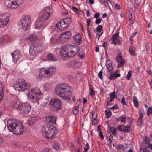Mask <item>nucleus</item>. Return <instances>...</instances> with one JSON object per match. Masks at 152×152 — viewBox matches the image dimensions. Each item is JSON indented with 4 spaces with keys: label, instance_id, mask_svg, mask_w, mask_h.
Here are the masks:
<instances>
[{
    "label": "nucleus",
    "instance_id": "1",
    "mask_svg": "<svg viewBox=\"0 0 152 152\" xmlns=\"http://www.w3.org/2000/svg\"><path fill=\"white\" fill-rule=\"evenodd\" d=\"M56 95L63 99L69 100L71 99L72 93L70 87L66 83L60 84L56 86L55 90Z\"/></svg>",
    "mask_w": 152,
    "mask_h": 152
},
{
    "label": "nucleus",
    "instance_id": "2",
    "mask_svg": "<svg viewBox=\"0 0 152 152\" xmlns=\"http://www.w3.org/2000/svg\"><path fill=\"white\" fill-rule=\"evenodd\" d=\"M57 132L56 128L51 124H47L44 126L42 129V135L47 139L54 138Z\"/></svg>",
    "mask_w": 152,
    "mask_h": 152
},
{
    "label": "nucleus",
    "instance_id": "3",
    "mask_svg": "<svg viewBox=\"0 0 152 152\" xmlns=\"http://www.w3.org/2000/svg\"><path fill=\"white\" fill-rule=\"evenodd\" d=\"M56 71V69L53 66L42 68L40 70L38 77L40 79L50 78L55 73Z\"/></svg>",
    "mask_w": 152,
    "mask_h": 152
},
{
    "label": "nucleus",
    "instance_id": "4",
    "mask_svg": "<svg viewBox=\"0 0 152 152\" xmlns=\"http://www.w3.org/2000/svg\"><path fill=\"white\" fill-rule=\"evenodd\" d=\"M42 96L40 90L38 88L32 89L28 95L31 102L34 103L38 102L42 98Z\"/></svg>",
    "mask_w": 152,
    "mask_h": 152
},
{
    "label": "nucleus",
    "instance_id": "5",
    "mask_svg": "<svg viewBox=\"0 0 152 152\" xmlns=\"http://www.w3.org/2000/svg\"><path fill=\"white\" fill-rule=\"evenodd\" d=\"M30 85L29 83H26L23 79L19 80V81L15 83L14 85L15 89L18 91H26L29 89Z\"/></svg>",
    "mask_w": 152,
    "mask_h": 152
},
{
    "label": "nucleus",
    "instance_id": "6",
    "mask_svg": "<svg viewBox=\"0 0 152 152\" xmlns=\"http://www.w3.org/2000/svg\"><path fill=\"white\" fill-rule=\"evenodd\" d=\"M50 8L49 7H46L41 12L39 15L38 20L41 22H44L48 20L51 14Z\"/></svg>",
    "mask_w": 152,
    "mask_h": 152
},
{
    "label": "nucleus",
    "instance_id": "7",
    "mask_svg": "<svg viewBox=\"0 0 152 152\" xmlns=\"http://www.w3.org/2000/svg\"><path fill=\"white\" fill-rule=\"evenodd\" d=\"M71 22V18L70 17L61 20L56 26L60 30H63L66 29L69 25Z\"/></svg>",
    "mask_w": 152,
    "mask_h": 152
},
{
    "label": "nucleus",
    "instance_id": "8",
    "mask_svg": "<svg viewBox=\"0 0 152 152\" xmlns=\"http://www.w3.org/2000/svg\"><path fill=\"white\" fill-rule=\"evenodd\" d=\"M43 46L39 43H35L30 46L29 53L32 55H35L36 53H39L43 50Z\"/></svg>",
    "mask_w": 152,
    "mask_h": 152
},
{
    "label": "nucleus",
    "instance_id": "9",
    "mask_svg": "<svg viewBox=\"0 0 152 152\" xmlns=\"http://www.w3.org/2000/svg\"><path fill=\"white\" fill-rule=\"evenodd\" d=\"M18 109L21 113L27 114L31 110V106L29 103H21L18 104Z\"/></svg>",
    "mask_w": 152,
    "mask_h": 152
},
{
    "label": "nucleus",
    "instance_id": "10",
    "mask_svg": "<svg viewBox=\"0 0 152 152\" xmlns=\"http://www.w3.org/2000/svg\"><path fill=\"white\" fill-rule=\"evenodd\" d=\"M31 18L30 16L26 15L21 20L20 26L24 31L28 29L31 21Z\"/></svg>",
    "mask_w": 152,
    "mask_h": 152
},
{
    "label": "nucleus",
    "instance_id": "11",
    "mask_svg": "<svg viewBox=\"0 0 152 152\" xmlns=\"http://www.w3.org/2000/svg\"><path fill=\"white\" fill-rule=\"evenodd\" d=\"M50 104L53 109L55 111H58L61 108V102L58 98H52L50 101Z\"/></svg>",
    "mask_w": 152,
    "mask_h": 152
},
{
    "label": "nucleus",
    "instance_id": "12",
    "mask_svg": "<svg viewBox=\"0 0 152 152\" xmlns=\"http://www.w3.org/2000/svg\"><path fill=\"white\" fill-rule=\"evenodd\" d=\"M19 124L15 119H9L7 121V125L9 131L11 132H13Z\"/></svg>",
    "mask_w": 152,
    "mask_h": 152
},
{
    "label": "nucleus",
    "instance_id": "13",
    "mask_svg": "<svg viewBox=\"0 0 152 152\" xmlns=\"http://www.w3.org/2000/svg\"><path fill=\"white\" fill-rule=\"evenodd\" d=\"M9 20V17L7 14L0 15V27L7 25Z\"/></svg>",
    "mask_w": 152,
    "mask_h": 152
},
{
    "label": "nucleus",
    "instance_id": "14",
    "mask_svg": "<svg viewBox=\"0 0 152 152\" xmlns=\"http://www.w3.org/2000/svg\"><path fill=\"white\" fill-rule=\"evenodd\" d=\"M60 54L62 56L64 57H71L68 45L64 46L61 49Z\"/></svg>",
    "mask_w": 152,
    "mask_h": 152
},
{
    "label": "nucleus",
    "instance_id": "15",
    "mask_svg": "<svg viewBox=\"0 0 152 152\" xmlns=\"http://www.w3.org/2000/svg\"><path fill=\"white\" fill-rule=\"evenodd\" d=\"M68 45V49L70 52L71 57L75 55L79 50V48L77 46Z\"/></svg>",
    "mask_w": 152,
    "mask_h": 152
},
{
    "label": "nucleus",
    "instance_id": "16",
    "mask_svg": "<svg viewBox=\"0 0 152 152\" xmlns=\"http://www.w3.org/2000/svg\"><path fill=\"white\" fill-rule=\"evenodd\" d=\"M11 54L12 57L13 62L14 63H16L21 56V54L20 51L19 50H17Z\"/></svg>",
    "mask_w": 152,
    "mask_h": 152
},
{
    "label": "nucleus",
    "instance_id": "17",
    "mask_svg": "<svg viewBox=\"0 0 152 152\" xmlns=\"http://www.w3.org/2000/svg\"><path fill=\"white\" fill-rule=\"evenodd\" d=\"M71 35V32L67 31L62 33L60 35V37L61 40L65 41L69 39Z\"/></svg>",
    "mask_w": 152,
    "mask_h": 152
},
{
    "label": "nucleus",
    "instance_id": "18",
    "mask_svg": "<svg viewBox=\"0 0 152 152\" xmlns=\"http://www.w3.org/2000/svg\"><path fill=\"white\" fill-rule=\"evenodd\" d=\"M23 126L20 124H19L16 128L14 134L17 135H20L23 132Z\"/></svg>",
    "mask_w": 152,
    "mask_h": 152
},
{
    "label": "nucleus",
    "instance_id": "19",
    "mask_svg": "<svg viewBox=\"0 0 152 152\" xmlns=\"http://www.w3.org/2000/svg\"><path fill=\"white\" fill-rule=\"evenodd\" d=\"M74 41L76 45H80L82 42L81 36V35L78 34H76L74 37Z\"/></svg>",
    "mask_w": 152,
    "mask_h": 152
},
{
    "label": "nucleus",
    "instance_id": "20",
    "mask_svg": "<svg viewBox=\"0 0 152 152\" xmlns=\"http://www.w3.org/2000/svg\"><path fill=\"white\" fill-rule=\"evenodd\" d=\"M56 118L55 116H47L46 117L45 121L47 123H56Z\"/></svg>",
    "mask_w": 152,
    "mask_h": 152
},
{
    "label": "nucleus",
    "instance_id": "21",
    "mask_svg": "<svg viewBox=\"0 0 152 152\" xmlns=\"http://www.w3.org/2000/svg\"><path fill=\"white\" fill-rule=\"evenodd\" d=\"M19 5L16 1H11L10 3L7 6L9 8L11 9H15L18 7Z\"/></svg>",
    "mask_w": 152,
    "mask_h": 152
},
{
    "label": "nucleus",
    "instance_id": "22",
    "mask_svg": "<svg viewBox=\"0 0 152 152\" xmlns=\"http://www.w3.org/2000/svg\"><path fill=\"white\" fill-rule=\"evenodd\" d=\"M4 86L3 84L0 82V101L1 100L4 96V92L3 90Z\"/></svg>",
    "mask_w": 152,
    "mask_h": 152
},
{
    "label": "nucleus",
    "instance_id": "23",
    "mask_svg": "<svg viewBox=\"0 0 152 152\" xmlns=\"http://www.w3.org/2000/svg\"><path fill=\"white\" fill-rule=\"evenodd\" d=\"M106 66L108 72H110V74L113 70V68L112 66V64L110 61H107L106 62Z\"/></svg>",
    "mask_w": 152,
    "mask_h": 152
},
{
    "label": "nucleus",
    "instance_id": "24",
    "mask_svg": "<svg viewBox=\"0 0 152 152\" xmlns=\"http://www.w3.org/2000/svg\"><path fill=\"white\" fill-rule=\"evenodd\" d=\"M92 121L93 125H95L97 122V114L94 112H92Z\"/></svg>",
    "mask_w": 152,
    "mask_h": 152
},
{
    "label": "nucleus",
    "instance_id": "25",
    "mask_svg": "<svg viewBox=\"0 0 152 152\" xmlns=\"http://www.w3.org/2000/svg\"><path fill=\"white\" fill-rule=\"evenodd\" d=\"M37 37L35 34H32V35L28 37L27 40L28 42H32L37 39Z\"/></svg>",
    "mask_w": 152,
    "mask_h": 152
},
{
    "label": "nucleus",
    "instance_id": "26",
    "mask_svg": "<svg viewBox=\"0 0 152 152\" xmlns=\"http://www.w3.org/2000/svg\"><path fill=\"white\" fill-rule=\"evenodd\" d=\"M47 57L48 59L50 61H56L57 58L53 54H49L47 55Z\"/></svg>",
    "mask_w": 152,
    "mask_h": 152
},
{
    "label": "nucleus",
    "instance_id": "27",
    "mask_svg": "<svg viewBox=\"0 0 152 152\" xmlns=\"http://www.w3.org/2000/svg\"><path fill=\"white\" fill-rule=\"evenodd\" d=\"M133 102L134 106L135 107H137L139 106V103L137 98L136 96H134L133 97Z\"/></svg>",
    "mask_w": 152,
    "mask_h": 152
},
{
    "label": "nucleus",
    "instance_id": "28",
    "mask_svg": "<svg viewBox=\"0 0 152 152\" xmlns=\"http://www.w3.org/2000/svg\"><path fill=\"white\" fill-rule=\"evenodd\" d=\"M105 115L108 118H110L112 115V112L110 110H105Z\"/></svg>",
    "mask_w": 152,
    "mask_h": 152
},
{
    "label": "nucleus",
    "instance_id": "29",
    "mask_svg": "<svg viewBox=\"0 0 152 152\" xmlns=\"http://www.w3.org/2000/svg\"><path fill=\"white\" fill-rule=\"evenodd\" d=\"M119 32L118 31L117 33L115 34L112 35V39L113 41H115V40L117 39L119 37Z\"/></svg>",
    "mask_w": 152,
    "mask_h": 152
},
{
    "label": "nucleus",
    "instance_id": "30",
    "mask_svg": "<svg viewBox=\"0 0 152 152\" xmlns=\"http://www.w3.org/2000/svg\"><path fill=\"white\" fill-rule=\"evenodd\" d=\"M143 124L142 118H139L137 122V125L138 126H141Z\"/></svg>",
    "mask_w": 152,
    "mask_h": 152
},
{
    "label": "nucleus",
    "instance_id": "31",
    "mask_svg": "<svg viewBox=\"0 0 152 152\" xmlns=\"http://www.w3.org/2000/svg\"><path fill=\"white\" fill-rule=\"evenodd\" d=\"M110 131L112 133V134L115 135V134L117 133L116 129L115 127H110Z\"/></svg>",
    "mask_w": 152,
    "mask_h": 152
},
{
    "label": "nucleus",
    "instance_id": "32",
    "mask_svg": "<svg viewBox=\"0 0 152 152\" xmlns=\"http://www.w3.org/2000/svg\"><path fill=\"white\" fill-rule=\"evenodd\" d=\"M124 128L125 129H123V130H122V132H124L127 133H129V132L130 128L129 125H127L126 126L124 127Z\"/></svg>",
    "mask_w": 152,
    "mask_h": 152
},
{
    "label": "nucleus",
    "instance_id": "33",
    "mask_svg": "<svg viewBox=\"0 0 152 152\" xmlns=\"http://www.w3.org/2000/svg\"><path fill=\"white\" fill-rule=\"evenodd\" d=\"M78 56L80 58L83 59L85 57V54L83 52L80 51L78 53Z\"/></svg>",
    "mask_w": 152,
    "mask_h": 152
},
{
    "label": "nucleus",
    "instance_id": "34",
    "mask_svg": "<svg viewBox=\"0 0 152 152\" xmlns=\"http://www.w3.org/2000/svg\"><path fill=\"white\" fill-rule=\"evenodd\" d=\"M18 105L16 102L13 101L12 102V106L14 108L18 109Z\"/></svg>",
    "mask_w": 152,
    "mask_h": 152
},
{
    "label": "nucleus",
    "instance_id": "35",
    "mask_svg": "<svg viewBox=\"0 0 152 152\" xmlns=\"http://www.w3.org/2000/svg\"><path fill=\"white\" fill-rule=\"evenodd\" d=\"M92 86V85H91L89 86V87L90 90V95L91 96H92L94 95L95 93V91L91 88Z\"/></svg>",
    "mask_w": 152,
    "mask_h": 152
},
{
    "label": "nucleus",
    "instance_id": "36",
    "mask_svg": "<svg viewBox=\"0 0 152 152\" xmlns=\"http://www.w3.org/2000/svg\"><path fill=\"white\" fill-rule=\"evenodd\" d=\"M53 147L56 150H58L60 148L59 144L57 143H54L53 145Z\"/></svg>",
    "mask_w": 152,
    "mask_h": 152
},
{
    "label": "nucleus",
    "instance_id": "37",
    "mask_svg": "<svg viewBox=\"0 0 152 152\" xmlns=\"http://www.w3.org/2000/svg\"><path fill=\"white\" fill-rule=\"evenodd\" d=\"M117 57H118L119 58L120 60H121L122 59V55L121 53H119L117 56ZM116 59L117 62H120V61L117 58H116Z\"/></svg>",
    "mask_w": 152,
    "mask_h": 152
},
{
    "label": "nucleus",
    "instance_id": "38",
    "mask_svg": "<svg viewBox=\"0 0 152 152\" xmlns=\"http://www.w3.org/2000/svg\"><path fill=\"white\" fill-rule=\"evenodd\" d=\"M151 114H152V107H149L148 109L147 114L148 116H149Z\"/></svg>",
    "mask_w": 152,
    "mask_h": 152
},
{
    "label": "nucleus",
    "instance_id": "39",
    "mask_svg": "<svg viewBox=\"0 0 152 152\" xmlns=\"http://www.w3.org/2000/svg\"><path fill=\"white\" fill-rule=\"evenodd\" d=\"M139 114L140 118H142L143 116L144 115V111L142 110H139Z\"/></svg>",
    "mask_w": 152,
    "mask_h": 152
},
{
    "label": "nucleus",
    "instance_id": "40",
    "mask_svg": "<svg viewBox=\"0 0 152 152\" xmlns=\"http://www.w3.org/2000/svg\"><path fill=\"white\" fill-rule=\"evenodd\" d=\"M143 148L140 149V152H150L149 151L146 150L147 147L146 146L144 147H143Z\"/></svg>",
    "mask_w": 152,
    "mask_h": 152
},
{
    "label": "nucleus",
    "instance_id": "41",
    "mask_svg": "<svg viewBox=\"0 0 152 152\" xmlns=\"http://www.w3.org/2000/svg\"><path fill=\"white\" fill-rule=\"evenodd\" d=\"M120 60H121V61L120 64H118L117 66V67L118 68L119 67H120V66H121V65H122V66H123V65L124 64L125 60L124 59L123 60L122 59Z\"/></svg>",
    "mask_w": 152,
    "mask_h": 152
},
{
    "label": "nucleus",
    "instance_id": "42",
    "mask_svg": "<svg viewBox=\"0 0 152 152\" xmlns=\"http://www.w3.org/2000/svg\"><path fill=\"white\" fill-rule=\"evenodd\" d=\"M116 92L115 91H114L113 93H110L109 94V95L110 96V97L112 98L113 97V99H114L116 97V96L115 95Z\"/></svg>",
    "mask_w": 152,
    "mask_h": 152
},
{
    "label": "nucleus",
    "instance_id": "43",
    "mask_svg": "<svg viewBox=\"0 0 152 152\" xmlns=\"http://www.w3.org/2000/svg\"><path fill=\"white\" fill-rule=\"evenodd\" d=\"M89 148V144L87 143L84 148V152H87V151Z\"/></svg>",
    "mask_w": 152,
    "mask_h": 152
},
{
    "label": "nucleus",
    "instance_id": "44",
    "mask_svg": "<svg viewBox=\"0 0 152 152\" xmlns=\"http://www.w3.org/2000/svg\"><path fill=\"white\" fill-rule=\"evenodd\" d=\"M102 27L101 25H99L96 28L97 31L98 32H101V31L102 29Z\"/></svg>",
    "mask_w": 152,
    "mask_h": 152
},
{
    "label": "nucleus",
    "instance_id": "45",
    "mask_svg": "<svg viewBox=\"0 0 152 152\" xmlns=\"http://www.w3.org/2000/svg\"><path fill=\"white\" fill-rule=\"evenodd\" d=\"M129 51L131 55H133L134 54V51L133 50L132 47H130L129 48Z\"/></svg>",
    "mask_w": 152,
    "mask_h": 152
},
{
    "label": "nucleus",
    "instance_id": "46",
    "mask_svg": "<svg viewBox=\"0 0 152 152\" xmlns=\"http://www.w3.org/2000/svg\"><path fill=\"white\" fill-rule=\"evenodd\" d=\"M131 76V71H129L128 72L127 75L126 79L128 80H129L130 79Z\"/></svg>",
    "mask_w": 152,
    "mask_h": 152
},
{
    "label": "nucleus",
    "instance_id": "47",
    "mask_svg": "<svg viewBox=\"0 0 152 152\" xmlns=\"http://www.w3.org/2000/svg\"><path fill=\"white\" fill-rule=\"evenodd\" d=\"M120 120L121 122H124L126 120V118L125 116H122L120 117Z\"/></svg>",
    "mask_w": 152,
    "mask_h": 152
},
{
    "label": "nucleus",
    "instance_id": "48",
    "mask_svg": "<svg viewBox=\"0 0 152 152\" xmlns=\"http://www.w3.org/2000/svg\"><path fill=\"white\" fill-rule=\"evenodd\" d=\"M124 126H121L119 125L118 126V130L120 131H122L124 129Z\"/></svg>",
    "mask_w": 152,
    "mask_h": 152
},
{
    "label": "nucleus",
    "instance_id": "49",
    "mask_svg": "<svg viewBox=\"0 0 152 152\" xmlns=\"http://www.w3.org/2000/svg\"><path fill=\"white\" fill-rule=\"evenodd\" d=\"M100 2L105 5V4H108L107 0H100Z\"/></svg>",
    "mask_w": 152,
    "mask_h": 152
},
{
    "label": "nucleus",
    "instance_id": "50",
    "mask_svg": "<svg viewBox=\"0 0 152 152\" xmlns=\"http://www.w3.org/2000/svg\"><path fill=\"white\" fill-rule=\"evenodd\" d=\"M98 76L101 79H102V71H100L99 72L98 74Z\"/></svg>",
    "mask_w": 152,
    "mask_h": 152
},
{
    "label": "nucleus",
    "instance_id": "51",
    "mask_svg": "<svg viewBox=\"0 0 152 152\" xmlns=\"http://www.w3.org/2000/svg\"><path fill=\"white\" fill-rule=\"evenodd\" d=\"M101 21V19L100 18H96L95 20V23L97 24H99Z\"/></svg>",
    "mask_w": 152,
    "mask_h": 152
},
{
    "label": "nucleus",
    "instance_id": "52",
    "mask_svg": "<svg viewBox=\"0 0 152 152\" xmlns=\"http://www.w3.org/2000/svg\"><path fill=\"white\" fill-rule=\"evenodd\" d=\"M144 141L146 143H148L149 142V139L148 137H145V138Z\"/></svg>",
    "mask_w": 152,
    "mask_h": 152
},
{
    "label": "nucleus",
    "instance_id": "53",
    "mask_svg": "<svg viewBox=\"0 0 152 152\" xmlns=\"http://www.w3.org/2000/svg\"><path fill=\"white\" fill-rule=\"evenodd\" d=\"M125 99V98L124 97H123L121 99L122 103L125 105H126Z\"/></svg>",
    "mask_w": 152,
    "mask_h": 152
},
{
    "label": "nucleus",
    "instance_id": "54",
    "mask_svg": "<svg viewBox=\"0 0 152 152\" xmlns=\"http://www.w3.org/2000/svg\"><path fill=\"white\" fill-rule=\"evenodd\" d=\"M114 77V74H112L110 76L108 77V78L110 80H111L113 79V78Z\"/></svg>",
    "mask_w": 152,
    "mask_h": 152
},
{
    "label": "nucleus",
    "instance_id": "55",
    "mask_svg": "<svg viewBox=\"0 0 152 152\" xmlns=\"http://www.w3.org/2000/svg\"><path fill=\"white\" fill-rule=\"evenodd\" d=\"M118 108V105L117 104H115L114 105L112 108H111L110 109H112L113 110V109H117Z\"/></svg>",
    "mask_w": 152,
    "mask_h": 152
},
{
    "label": "nucleus",
    "instance_id": "56",
    "mask_svg": "<svg viewBox=\"0 0 152 152\" xmlns=\"http://www.w3.org/2000/svg\"><path fill=\"white\" fill-rule=\"evenodd\" d=\"M99 135L100 137L102 139V140L104 139V136L102 132L100 131L99 132Z\"/></svg>",
    "mask_w": 152,
    "mask_h": 152
},
{
    "label": "nucleus",
    "instance_id": "57",
    "mask_svg": "<svg viewBox=\"0 0 152 152\" xmlns=\"http://www.w3.org/2000/svg\"><path fill=\"white\" fill-rule=\"evenodd\" d=\"M23 1V0H17L16 2L17 4H18V5L20 4L21 3H22Z\"/></svg>",
    "mask_w": 152,
    "mask_h": 152
},
{
    "label": "nucleus",
    "instance_id": "58",
    "mask_svg": "<svg viewBox=\"0 0 152 152\" xmlns=\"http://www.w3.org/2000/svg\"><path fill=\"white\" fill-rule=\"evenodd\" d=\"M115 8L118 10H119L120 9V7L119 5L116 4L115 5Z\"/></svg>",
    "mask_w": 152,
    "mask_h": 152
},
{
    "label": "nucleus",
    "instance_id": "59",
    "mask_svg": "<svg viewBox=\"0 0 152 152\" xmlns=\"http://www.w3.org/2000/svg\"><path fill=\"white\" fill-rule=\"evenodd\" d=\"M99 14L98 13H96L94 15V18H98L99 16Z\"/></svg>",
    "mask_w": 152,
    "mask_h": 152
},
{
    "label": "nucleus",
    "instance_id": "60",
    "mask_svg": "<svg viewBox=\"0 0 152 152\" xmlns=\"http://www.w3.org/2000/svg\"><path fill=\"white\" fill-rule=\"evenodd\" d=\"M120 74L119 73L118 74H114V77L115 78H116L117 77H119L120 76Z\"/></svg>",
    "mask_w": 152,
    "mask_h": 152
},
{
    "label": "nucleus",
    "instance_id": "61",
    "mask_svg": "<svg viewBox=\"0 0 152 152\" xmlns=\"http://www.w3.org/2000/svg\"><path fill=\"white\" fill-rule=\"evenodd\" d=\"M87 31L88 33V36L89 37L90 39H91L92 38V37H91V34L90 32V31H89V30H87Z\"/></svg>",
    "mask_w": 152,
    "mask_h": 152
},
{
    "label": "nucleus",
    "instance_id": "62",
    "mask_svg": "<svg viewBox=\"0 0 152 152\" xmlns=\"http://www.w3.org/2000/svg\"><path fill=\"white\" fill-rule=\"evenodd\" d=\"M112 43L113 44H114L115 45H116V44H119L120 43V41H116V42H115V41H113Z\"/></svg>",
    "mask_w": 152,
    "mask_h": 152
},
{
    "label": "nucleus",
    "instance_id": "63",
    "mask_svg": "<svg viewBox=\"0 0 152 152\" xmlns=\"http://www.w3.org/2000/svg\"><path fill=\"white\" fill-rule=\"evenodd\" d=\"M123 145L122 144H119L118 146V148L121 149L123 148Z\"/></svg>",
    "mask_w": 152,
    "mask_h": 152
},
{
    "label": "nucleus",
    "instance_id": "64",
    "mask_svg": "<svg viewBox=\"0 0 152 152\" xmlns=\"http://www.w3.org/2000/svg\"><path fill=\"white\" fill-rule=\"evenodd\" d=\"M80 65V63H77L75 64L74 66L75 67V68H78V65Z\"/></svg>",
    "mask_w": 152,
    "mask_h": 152
}]
</instances>
